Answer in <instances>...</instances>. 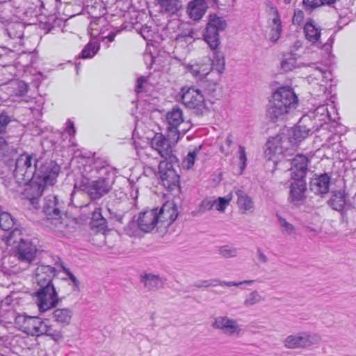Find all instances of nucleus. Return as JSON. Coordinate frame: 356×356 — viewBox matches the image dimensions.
Segmentation results:
<instances>
[{
  "label": "nucleus",
  "mask_w": 356,
  "mask_h": 356,
  "mask_svg": "<svg viewBox=\"0 0 356 356\" xmlns=\"http://www.w3.org/2000/svg\"><path fill=\"white\" fill-rule=\"evenodd\" d=\"M318 130L309 115L302 116L297 124L287 133L282 132L268 140L266 154L287 156L293 154L297 145L307 136Z\"/></svg>",
  "instance_id": "f257e3e1"
},
{
  "label": "nucleus",
  "mask_w": 356,
  "mask_h": 356,
  "mask_svg": "<svg viewBox=\"0 0 356 356\" xmlns=\"http://www.w3.org/2000/svg\"><path fill=\"white\" fill-rule=\"evenodd\" d=\"M90 173L91 177H97V179L84 178L76 184L74 187L87 194L92 201H95L109 193L114 183L115 175L113 169L102 158L95 159Z\"/></svg>",
  "instance_id": "f03ea898"
},
{
  "label": "nucleus",
  "mask_w": 356,
  "mask_h": 356,
  "mask_svg": "<svg viewBox=\"0 0 356 356\" xmlns=\"http://www.w3.org/2000/svg\"><path fill=\"white\" fill-rule=\"evenodd\" d=\"M226 26L227 22L222 17H218L216 14L209 15L208 23L204 31L203 38L211 50L213 51V56L210 59L211 67L208 72L195 70L196 76L204 77L211 70L216 71L219 74L224 72L225 58L223 53L218 50V46L220 43L219 32L223 31Z\"/></svg>",
  "instance_id": "7ed1b4c3"
},
{
  "label": "nucleus",
  "mask_w": 356,
  "mask_h": 356,
  "mask_svg": "<svg viewBox=\"0 0 356 356\" xmlns=\"http://www.w3.org/2000/svg\"><path fill=\"white\" fill-rule=\"evenodd\" d=\"M55 275V268L49 265H39L35 270L33 279L38 286L35 302L40 312L56 307L62 300L52 282Z\"/></svg>",
  "instance_id": "20e7f679"
},
{
  "label": "nucleus",
  "mask_w": 356,
  "mask_h": 356,
  "mask_svg": "<svg viewBox=\"0 0 356 356\" xmlns=\"http://www.w3.org/2000/svg\"><path fill=\"white\" fill-rule=\"evenodd\" d=\"M298 104V97L289 87L279 88L272 96L267 115L272 120H282L294 110Z\"/></svg>",
  "instance_id": "39448f33"
},
{
  "label": "nucleus",
  "mask_w": 356,
  "mask_h": 356,
  "mask_svg": "<svg viewBox=\"0 0 356 356\" xmlns=\"http://www.w3.org/2000/svg\"><path fill=\"white\" fill-rule=\"evenodd\" d=\"M42 211L49 221L50 228L54 232L64 234L69 222L65 215V202L56 195H49L44 198Z\"/></svg>",
  "instance_id": "423d86ee"
},
{
  "label": "nucleus",
  "mask_w": 356,
  "mask_h": 356,
  "mask_svg": "<svg viewBox=\"0 0 356 356\" xmlns=\"http://www.w3.org/2000/svg\"><path fill=\"white\" fill-rule=\"evenodd\" d=\"M38 153L24 152L20 154L15 161H11L9 166H14L12 176L19 185H26L35 179L37 168Z\"/></svg>",
  "instance_id": "0eeeda50"
},
{
  "label": "nucleus",
  "mask_w": 356,
  "mask_h": 356,
  "mask_svg": "<svg viewBox=\"0 0 356 356\" xmlns=\"http://www.w3.org/2000/svg\"><path fill=\"white\" fill-rule=\"evenodd\" d=\"M8 317L4 319L3 317L0 318V326H5L6 323H12L13 320L17 323L22 322L21 329L23 332L32 336L40 337L42 335L46 330V322L37 316H16L14 312H8Z\"/></svg>",
  "instance_id": "6e6552de"
},
{
  "label": "nucleus",
  "mask_w": 356,
  "mask_h": 356,
  "mask_svg": "<svg viewBox=\"0 0 356 356\" xmlns=\"http://www.w3.org/2000/svg\"><path fill=\"white\" fill-rule=\"evenodd\" d=\"M37 159L35 179L48 186L54 185L59 174L60 166L54 161L45 159L44 152L38 153Z\"/></svg>",
  "instance_id": "1a4fd4ad"
},
{
  "label": "nucleus",
  "mask_w": 356,
  "mask_h": 356,
  "mask_svg": "<svg viewBox=\"0 0 356 356\" xmlns=\"http://www.w3.org/2000/svg\"><path fill=\"white\" fill-rule=\"evenodd\" d=\"M179 167L178 162L161 161L159 165V172L163 186L169 191L179 192V176L175 167Z\"/></svg>",
  "instance_id": "9d476101"
},
{
  "label": "nucleus",
  "mask_w": 356,
  "mask_h": 356,
  "mask_svg": "<svg viewBox=\"0 0 356 356\" xmlns=\"http://www.w3.org/2000/svg\"><path fill=\"white\" fill-rule=\"evenodd\" d=\"M321 341V337L317 334L307 332L290 334L283 341L284 346L288 349L305 348Z\"/></svg>",
  "instance_id": "9b49d317"
},
{
  "label": "nucleus",
  "mask_w": 356,
  "mask_h": 356,
  "mask_svg": "<svg viewBox=\"0 0 356 356\" xmlns=\"http://www.w3.org/2000/svg\"><path fill=\"white\" fill-rule=\"evenodd\" d=\"M181 103L191 109H200L204 107V97L201 90L194 86H184L179 92Z\"/></svg>",
  "instance_id": "f8f14e48"
},
{
  "label": "nucleus",
  "mask_w": 356,
  "mask_h": 356,
  "mask_svg": "<svg viewBox=\"0 0 356 356\" xmlns=\"http://www.w3.org/2000/svg\"><path fill=\"white\" fill-rule=\"evenodd\" d=\"M291 179L288 201L292 208H299L303 204L306 198V181L301 178H291Z\"/></svg>",
  "instance_id": "ddd939ff"
},
{
  "label": "nucleus",
  "mask_w": 356,
  "mask_h": 356,
  "mask_svg": "<svg viewBox=\"0 0 356 356\" xmlns=\"http://www.w3.org/2000/svg\"><path fill=\"white\" fill-rule=\"evenodd\" d=\"M211 327L221 330L225 335L229 337L239 336L242 332L241 325L234 318L227 316H219L214 318Z\"/></svg>",
  "instance_id": "4468645a"
},
{
  "label": "nucleus",
  "mask_w": 356,
  "mask_h": 356,
  "mask_svg": "<svg viewBox=\"0 0 356 356\" xmlns=\"http://www.w3.org/2000/svg\"><path fill=\"white\" fill-rule=\"evenodd\" d=\"M37 252L36 246L31 241L20 239L15 255L20 262L29 265L35 260Z\"/></svg>",
  "instance_id": "2eb2a0df"
},
{
  "label": "nucleus",
  "mask_w": 356,
  "mask_h": 356,
  "mask_svg": "<svg viewBox=\"0 0 356 356\" xmlns=\"http://www.w3.org/2000/svg\"><path fill=\"white\" fill-rule=\"evenodd\" d=\"M158 223L157 209L141 212L137 219L138 227L145 232H151Z\"/></svg>",
  "instance_id": "dca6fc26"
},
{
  "label": "nucleus",
  "mask_w": 356,
  "mask_h": 356,
  "mask_svg": "<svg viewBox=\"0 0 356 356\" xmlns=\"http://www.w3.org/2000/svg\"><path fill=\"white\" fill-rule=\"evenodd\" d=\"M158 222L170 225L177 218V205L173 202L168 201L157 211Z\"/></svg>",
  "instance_id": "f3484780"
},
{
  "label": "nucleus",
  "mask_w": 356,
  "mask_h": 356,
  "mask_svg": "<svg viewBox=\"0 0 356 356\" xmlns=\"http://www.w3.org/2000/svg\"><path fill=\"white\" fill-rule=\"evenodd\" d=\"M308 159L302 154L296 155L291 162V178H305L308 168Z\"/></svg>",
  "instance_id": "a211bd4d"
},
{
  "label": "nucleus",
  "mask_w": 356,
  "mask_h": 356,
  "mask_svg": "<svg viewBox=\"0 0 356 356\" xmlns=\"http://www.w3.org/2000/svg\"><path fill=\"white\" fill-rule=\"evenodd\" d=\"M330 176L327 173L316 175L309 182V189L316 195H324L329 192Z\"/></svg>",
  "instance_id": "6ab92c4d"
},
{
  "label": "nucleus",
  "mask_w": 356,
  "mask_h": 356,
  "mask_svg": "<svg viewBox=\"0 0 356 356\" xmlns=\"http://www.w3.org/2000/svg\"><path fill=\"white\" fill-rule=\"evenodd\" d=\"M269 15L273 17L272 22L269 24V39L272 42H277L282 33V22L278 10L273 5L269 6Z\"/></svg>",
  "instance_id": "aec40b11"
},
{
  "label": "nucleus",
  "mask_w": 356,
  "mask_h": 356,
  "mask_svg": "<svg viewBox=\"0 0 356 356\" xmlns=\"http://www.w3.org/2000/svg\"><path fill=\"white\" fill-rule=\"evenodd\" d=\"M166 120L169 125L168 129L174 131L176 134L179 135L180 131L177 127L181 123L184 122L183 111L179 106H175L166 113Z\"/></svg>",
  "instance_id": "412c9836"
},
{
  "label": "nucleus",
  "mask_w": 356,
  "mask_h": 356,
  "mask_svg": "<svg viewBox=\"0 0 356 356\" xmlns=\"http://www.w3.org/2000/svg\"><path fill=\"white\" fill-rule=\"evenodd\" d=\"M140 282L143 284L144 288L149 292L159 291L164 285V280L159 275L152 273H145L141 275Z\"/></svg>",
  "instance_id": "4be33fe9"
},
{
  "label": "nucleus",
  "mask_w": 356,
  "mask_h": 356,
  "mask_svg": "<svg viewBox=\"0 0 356 356\" xmlns=\"http://www.w3.org/2000/svg\"><path fill=\"white\" fill-rule=\"evenodd\" d=\"M254 282V280H243L241 282H227V281H222L219 279H211V280H202L199 283H196L194 284V286L197 289H201L204 287H209V286H239L243 284H252Z\"/></svg>",
  "instance_id": "5701e85b"
},
{
  "label": "nucleus",
  "mask_w": 356,
  "mask_h": 356,
  "mask_svg": "<svg viewBox=\"0 0 356 356\" xmlns=\"http://www.w3.org/2000/svg\"><path fill=\"white\" fill-rule=\"evenodd\" d=\"M207 5L204 0H193L190 1L187 7V13L194 20L200 19L205 14Z\"/></svg>",
  "instance_id": "b1692460"
},
{
  "label": "nucleus",
  "mask_w": 356,
  "mask_h": 356,
  "mask_svg": "<svg viewBox=\"0 0 356 356\" xmlns=\"http://www.w3.org/2000/svg\"><path fill=\"white\" fill-rule=\"evenodd\" d=\"M29 184V186L25 190V193L27 198L31 200V204H34L37 203L38 198L42 195L47 185L37 179H33Z\"/></svg>",
  "instance_id": "393cba45"
},
{
  "label": "nucleus",
  "mask_w": 356,
  "mask_h": 356,
  "mask_svg": "<svg viewBox=\"0 0 356 356\" xmlns=\"http://www.w3.org/2000/svg\"><path fill=\"white\" fill-rule=\"evenodd\" d=\"M237 196V205L243 213L248 212L252 213L254 209V202L252 199L243 191L237 190L236 191Z\"/></svg>",
  "instance_id": "a878e982"
},
{
  "label": "nucleus",
  "mask_w": 356,
  "mask_h": 356,
  "mask_svg": "<svg viewBox=\"0 0 356 356\" xmlns=\"http://www.w3.org/2000/svg\"><path fill=\"white\" fill-rule=\"evenodd\" d=\"M72 315V311L68 308L56 309L52 313V318L63 327L70 325Z\"/></svg>",
  "instance_id": "bb28decb"
},
{
  "label": "nucleus",
  "mask_w": 356,
  "mask_h": 356,
  "mask_svg": "<svg viewBox=\"0 0 356 356\" xmlns=\"http://www.w3.org/2000/svg\"><path fill=\"white\" fill-rule=\"evenodd\" d=\"M346 199L347 195L343 191H336L333 192L330 199L328 200V204L334 210L341 211L346 204Z\"/></svg>",
  "instance_id": "cd10ccee"
},
{
  "label": "nucleus",
  "mask_w": 356,
  "mask_h": 356,
  "mask_svg": "<svg viewBox=\"0 0 356 356\" xmlns=\"http://www.w3.org/2000/svg\"><path fill=\"white\" fill-rule=\"evenodd\" d=\"M310 116L315 122V126L318 129V127L322 126V121L325 122L330 119L327 106L324 104L318 106Z\"/></svg>",
  "instance_id": "c85d7f7f"
},
{
  "label": "nucleus",
  "mask_w": 356,
  "mask_h": 356,
  "mask_svg": "<svg viewBox=\"0 0 356 356\" xmlns=\"http://www.w3.org/2000/svg\"><path fill=\"white\" fill-rule=\"evenodd\" d=\"M161 157L164 158L163 161L178 162L179 159L172 153V147L170 141L166 138H164L163 145L157 150Z\"/></svg>",
  "instance_id": "c756f323"
},
{
  "label": "nucleus",
  "mask_w": 356,
  "mask_h": 356,
  "mask_svg": "<svg viewBox=\"0 0 356 356\" xmlns=\"http://www.w3.org/2000/svg\"><path fill=\"white\" fill-rule=\"evenodd\" d=\"M22 231L19 229L15 228L12 231L7 232L3 231L0 234V240L5 242L7 245H12L17 243L18 240L22 239L21 238Z\"/></svg>",
  "instance_id": "7c9ffc66"
},
{
  "label": "nucleus",
  "mask_w": 356,
  "mask_h": 356,
  "mask_svg": "<svg viewBox=\"0 0 356 356\" xmlns=\"http://www.w3.org/2000/svg\"><path fill=\"white\" fill-rule=\"evenodd\" d=\"M304 32L306 38L312 43L317 42L320 38L321 30L314 25V22L306 23L304 27Z\"/></svg>",
  "instance_id": "2f4dec72"
},
{
  "label": "nucleus",
  "mask_w": 356,
  "mask_h": 356,
  "mask_svg": "<svg viewBox=\"0 0 356 356\" xmlns=\"http://www.w3.org/2000/svg\"><path fill=\"white\" fill-rule=\"evenodd\" d=\"M161 8L166 12L175 13L181 7V0H156Z\"/></svg>",
  "instance_id": "473e14b6"
},
{
  "label": "nucleus",
  "mask_w": 356,
  "mask_h": 356,
  "mask_svg": "<svg viewBox=\"0 0 356 356\" xmlns=\"http://www.w3.org/2000/svg\"><path fill=\"white\" fill-rule=\"evenodd\" d=\"M280 231L285 236H295L296 234V228L293 225L288 222L284 218L277 215Z\"/></svg>",
  "instance_id": "72a5a7b5"
},
{
  "label": "nucleus",
  "mask_w": 356,
  "mask_h": 356,
  "mask_svg": "<svg viewBox=\"0 0 356 356\" xmlns=\"http://www.w3.org/2000/svg\"><path fill=\"white\" fill-rule=\"evenodd\" d=\"M91 225L102 231L106 228V219L102 216L101 209H96L92 214Z\"/></svg>",
  "instance_id": "f704fd0d"
},
{
  "label": "nucleus",
  "mask_w": 356,
  "mask_h": 356,
  "mask_svg": "<svg viewBox=\"0 0 356 356\" xmlns=\"http://www.w3.org/2000/svg\"><path fill=\"white\" fill-rule=\"evenodd\" d=\"M13 225L14 221L10 214L0 207V234L3 231L10 229Z\"/></svg>",
  "instance_id": "c9c22d12"
},
{
  "label": "nucleus",
  "mask_w": 356,
  "mask_h": 356,
  "mask_svg": "<svg viewBox=\"0 0 356 356\" xmlns=\"http://www.w3.org/2000/svg\"><path fill=\"white\" fill-rule=\"evenodd\" d=\"M298 67H299V65L294 54H288L284 56L281 63V67L283 70L285 72L291 71Z\"/></svg>",
  "instance_id": "e433bc0d"
},
{
  "label": "nucleus",
  "mask_w": 356,
  "mask_h": 356,
  "mask_svg": "<svg viewBox=\"0 0 356 356\" xmlns=\"http://www.w3.org/2000/svg\"><path fill=\"white\" fill-rule=\"evenodd\" d=\"M99 49V43L95 41H90L82 50L81 57L82 58H91L97 53Z\"/></svg>",
  "instance_id": "4c0bfd02"
},
{
  "label": "nucleus",
  "mask_w": 356,
  "mask_h": 356,
  "mask_svg": "<svg viewBox=\"0 0 356 356\" xmlns=\"http://www.w3.org/2000/svg\"><path fill=\"white\" fill-rule=\"evenodd\" d=\"M46 330L42 332V335H47L51 337L55 341H60L63 339V331L61 330L55 329L53 325L45 324Z\"/></svg>",
  "instance_id": "58836bf2"
},
{
  "label": "nucleus",
  "mask_w": 356,
  "mask_h": 356,
  "mask_svg": "<svg viewBox=\"0 0 356 356\" xmlns=\"http://www.w3.org/2000/svg\"><path fill=\"white\" fill-rule=\"evenodd\" d=\"M264 300V298L255 290L248 295L243 301V305L246 307H250Z\"/></svg>",
  "instance_id": "ea45409f"
},
{
  "label": "nucleus",
  "mask_w": 356,
  "mask_h": 356,
  "mask_svg": "<svg viewBox=\"0 0 356 356\" xmlns=\"http://www.w3.org/2000/svg\"><path fill=\"white\" fill-rule=\"evenodd\" d=\"M336 0H303V4L306 9L312 10L323 5H332Z\"/></svg>",
  "instance_id": "a19ab883"
},
{
  "label": "nucleus",
  "mask_w": 356,
  "mask_h": 356,
  "mask_svg": "<svg viewBox=\"0 0 356 356\" xmlns=\"http://www.w3.org/2000/svg\"><path fill=\"white\" fill-rule=\"evenodd\" d=\"M218 252L222 257L226 259L236 257L238 255V250L228 245L220 246L218 249Z\"/></svg>",
  "instance_id": "79ce46f5"
},
{
  "label": "nucleus",
  "mask_w": 356,
  "mask_h": 356,
  "mask_svg": "<svg viewBox=\"0 0 356 356\" xmlns=\"http://www.w3.org/2000/svg\"><path fill=\"white\" fill-rule=\"evenodd\" d=\"M198 152V149H195L193 151L188 152L181 162L183 168L189 170L193 166Z\"/></svg>",
  "instance_id": "37998d69"
},
{
  "label": "nucleus",
  "mask_w": 356,
  "mask_h": 356,
  "mask_svg": "<svg viewBox=\"0 0 356 356\" xmlns=\"http://www.w3.org/2000/svg\"><path fill=\"white\" fill-rule=\"evenodd\" d=\"M238 154L239 160L240 174H241L247 165V156L245 149L243 146L239 145Z\"/></svg>",
  "instance_id": "c03bdc74"
},
{
  "label": "nucleus",
  "mask_w": 356,
  "mask_h": 356,
  "mask_svg": "<svg viewBox=\"0 0 356 356\" xmlns=\"http://www.w3.org/2000/svg\"><path fill=\"white\" fill-rule=\"evenodd\" d=\"M164 136L161 134H156L151 140L152 147L156 151L163 145Z\"/></svg>",
  "instance_id": "a18cd8bd"
},
{
  "label": "nucleus",
  "mask_w": 356,
  "mask_h": 356,
  "mask_svg": "<svg viewBox=\"0 0 356 356\" xmlns=\"http://www.w3.org/2000/svg\"><path fill=\"white\" fill-rule=\"evenodd\" d=\"M215 206V202H213V200H211L209 199L204 200L199 207V212L204 213L207 211H209L212 209Z\"/></svg>",
  "instance_id": "49530a36"
},
{
  "label": "nucleus",
  "mask_w": 356,
  "mask_h": 356,
  "mask_svg": "<svg viewBox=\"0 0 356 356\" xmlns=\"http://www.w3.org/2000/svg\"><path fill=\"white\" fill-rule=\"evenodd\" d=\"M10 149L9 145L3 137H0V161L7 155Z\"/></svg>",
  "instance_id": "de8ad7c7"
},
{
  "label": "nucleus",
  "mask_w": 356,
  "mask_h": 356,
  "mask_svg": "<svg viewBox=\"0 0 356 356\" xmlns=\"http://www.w3.org/2000/svg\"><path fill=\"white\" fill-rule=\"evenodd\" d=\"M229 200H226L224 197H218V200H213L215 202L214 207L219 211H224L226 207L229 204Z\"/></svg>",
  "instance_id": "09e8293b"
},
{
  "label": "nucleus",
  "mask_w": 356,
  "mask_h": 356,
  "mask_svg": "<svg viewBox=\"0 0 356 356\" xmlns=\"http://www.w3.org/2000/svg\"><path fill=\"white\" fill-rule=\"evenodd\" d=\"M10 121V118L8 115L5 113H1L0 115V134L5 131L6 127Z\"/></svg>",
  "instance_id": "8fccbe9b"
},
{
  "label": "nucleus",
  "mask_w": 356,
  "mask_h": 356,
  "mask_svg": "<svg viewBox=\"0 0 356 356\" xmlns=\"http://www.w3.org/2000/svg\"><path fill=\"white\" fill-rule=\"evenodd\" d=\"M61 267L63 272L66 273L69 279L72 282L74 286L77 289L79 285V280L76 279L74 275L72 272H70V270L68 268H65L64 266H62Z\"/></svg>",
  "instance_id": "3c124183"
},
{
  "label": "nucleus",
  "mask_w": 356,
  "mask_h": 356,
  "mask_svg": "<svg viewBox=\"0 0 356 356\" xmlns=\"http://www.w3.org/2000/svg\"><path fill=\"white\" fill-rule=\"evenodd\" d=\"M66 133H67L70 136H74L75 134L76 130L74 127V122L70 120H67L66 122V127L65 129Z\"/></svg>",
  "instance_id": "603ef678"
},
{
  "label": "nucleus",
  "mask_w": 356,
  "mask_h": 356,
  "mask_svg": "<svg viewBox=\"0 0 356 356\" xmlns=\"http://www.w3.org/2000/svg\"><path fill=\"white\" fill-rule=\"evenodd\" d=\"M108 211L110 214L111 219L114 220L120 223H123V222H122L123 215L121 213H117L111 211V209H108Z\"/></svg>",
  "instance_id": "864d4df0"
},
{
  "label": "nucleus",
  "mask_w": 356,
  "mask_h": 356,
  "mask_svg": "<svg viewBox=\"0 0 356 356\" xmlns=\"http://www.w3.org/2000/svg\"><path fill=\"white\" fill-rule=\"evenodd\" d=\"M146 81H147V79L143 76H141L138 78L136 86V89H135V91L137 93H140L142 92L143 83H145Z\"/></svg>",
  "instance_id": "5fc2aeb1"
},
{
  "label": "nucleus",
  "mask_w": 356,
  "mask_h": 356,
  "mask_svg": "<svg viewBox=\"0 0 356 356\" xmlns=\"http://www.w3.org/2000/svg\"><path fill=\"white\" fill-rule=\"evenodd\" d=\"M257 256L258 260L263 264L266 263L268 260L267 256L262 252L261 248H257Z\"/></svg>",
  "instance_id": "6e6d98bb"
},
{
  "label": "nucleus",
  "mask_w": 356,
  "mask_h": 356,
  "mask_svg": "<svg viewBox=\"0 0 356 356\" xmlns=\"http://www.w3.org/2000/svg\"><path fill=\"white\" fill-rule=\"evenodd\" d=\"M8 275L2 270H0V285L6 286V280H8Z\"/></svg>",
  "instance_id": "4d7b16f0"
},
{
  "label": "nucleus",
  "mask_w": 356,
  "mask_h": 356,
  "mask_svg": "<svg viewBox=\"0 0 356 356\" xmlns=\"http://www.w3.org/2000/svg\"><path fill=\"white\" fill-rule=\"evenodd\" d=\"M233 143V136L232 134H229L225 139V144L227 146L230 147Z\"/></svg>",
  "instance_id": "13d9d810"
},
{
  "label": "nucleus",
  "mask_w": 356,
  "mask_h": 356,
  "mask_svg": "<svg viewBox=\"0 0 356 356\" xmlns=\"http://www.w3.org/2000/svg\"><path fill=\"white\" fill-rule=\"evenodd\" d=\"M115 35V33L111 32L107 36L104 38V39H106L108 42H111L114 40Z\"/></svg>",
  "instance_id": "bf43d9fd"
},
{
  "label": "nucleus",
  "mask_w": 356,
  "mask_h": 356,
  "mask_svg": "<svg viewBox=\"0 0 356 356\" xmlns=\"http://www.w3.org/2000/svg\"><path fill=\"white\" fill-rule=\"evenodd\" d=\"M19 87L22 88V90L20 91L21 95H24L25 92H27L28 86L25 83H24V82L21 83L19 85Z\"/></svg>",
  "instance_id": "052dcab7"
},
{
  "label": "nucleus",
  "mask_w": 356,
  "mask_h": 356,
  "mask_svg": "<svg viewBox=\"0 0 356 356\" xmlns=\"http://www.w3.org/2000/svg\"><path fill=\"white\" fill-rule=\"evenodd\" d=\"M307 230L309 231V232H314V228H312V227H307Z\"/></svg>",
  "instance_id": "680f3d73"
},
{
  "label": "nucleus",
  "mask_w": 356,
  "mask_h": 356,
  "mask_svg": "<svg viewBox=\"0 0 356 356\" xmlns=\"http://www.w3.org/2000/svg\"><path fill=\"white\" fill-rule=\"evenodd\" d=\"M292 0H284V3H290Z\"/></svg>",
  "instance_id": "e2e57ef3"
},
{
  "label": "nucleus",
  "mask_w": 356,
  "mask_h": 356,
  "mask_svg": "<svg viewBox=\"0 0 356 356\" xmlns=\"http://www.w3.org/2000/svg\"><path fill=\"white\" fill-rule=\"evenodd\" d=\"M220 150H221L222 152L225 153V149H224L223 147H220Z\"/></svg>",
  "instance_id": "0e129e2a"
},
{
  "label": "nucleus",
  "mask_w": 356,
  "mask_h": 356,
  "mask_svg": "<svg viewBox=\"0 0 356 356\" xmlns=\"http://www.w3.org/2000/svg\"><path fill=\"white\" fill-rule=\"evenodd\" d=\"M186 132V129H183V134H185Z\"/></svg>",
  "instance_id": "69168bd1"
},
{
  "label": "nucleus",
  "mask_w": 356,
  "mask_h": 356,
  "mask_svg": "<svg viewBox=\"0 0 356 356\" xmlns=\"http://www.w3.org/2000/svg\"><path fill=\"white\" fill-rule=\"evenodd\" d=\"M296 17V15H294V17H293V22L295 21V17Z\"/></svg>",
  "instance_id": "338daca9"
}]
</instances>
